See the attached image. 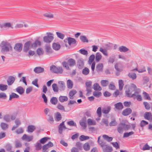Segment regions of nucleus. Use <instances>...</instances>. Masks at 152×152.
<instances>
[{
	"mask_svg": "<svg viewBox=\"0 0 152 152\" xmlns=\"http://www.w3.org/2000/svg\"><path fill=\"white\" fill-rule=\"evenodd\" d=\"M102 57L101 54L99 53H97L96 54L95 57L96 62H99L102 59Z\"/></svg>",
	"mask_w": 152,
	"mask_h": 152,
	"instance_id": "24",
	"label": "nucleus"
},
{
	"mask_svg": "<svg viewBox=\"0 0 152 152\" xmlns=\"http://www.w3.org/2000/svg\"><path fill=\"white\" fill-rule=\"evenodd\" d=\"M134 134V132H129L125 133L123 135V137H127Z\"/></svg>",
	"mask_w": 152,
	"mask_h": 152,
	"instance_id": "54",
	"label": "nucleus"
},
{
	"mask_svg": "<svg viewBox=\"0 0 152 152\" xmlns=\"http://www.w3.org/2000/svg\"><path fill=\"white\" fill-rule=\"evenodd\" d=\"M8 88V86L6 85L0 84V90L2 91H5Z\"/></svg>",
	"mask_w": 152,
	"mask_h": 152,
	"instance_id": "36",
	"label": "nucleus"
},
{
	"mask_svg": "<svg viewBox=\"0 0 152 152\" xmlns=\"http://www.w3.org/2000/svg\"><path fill=\"white\" fill-rule=\"evenodd\" d=\"M111 110V107H108L106 108H104L102 110V112L104 114H107Z\"/></svg>",
	"mask_w": 152,
	"mask_h": 152,
	"instance_id": "41",
	"label": "nucleus"
},
{
	"mask_svg": "<svg viewBox=\"0 0 152 152\" xmlns=\"http://www.w3.org/2000/svg\"><path fill=\"white\" fill-rule=\"evenodd\" d=\"M19 97V96L18 95L15 93H12L10 95L9 100H11L12 99L14 98H18Z\"/></svg>",
	"mask_w": 152,
	"mask_h": 152,
	"instance_id": "43",
	"label": "nucleus"
},
{
	"mask_svg": "<svg viewBox=\"0 0 152 152\" xmlns=\"http://www.w3.org/2000/svg\"><path fill=\"white\" fill-rule=\"evenodd\" d=\"M149 80V78L148 76H144L143 77L142 81L144 84L147 83Z\"/></svg>",
	"mask_w": 152,
	"mask_h": 152,
	"instance_id": "55",
	"label": "nucleus"
},
{
	"mask_svg": "<svg viewBox=\"0 0 152 152\" xmlns=\"http://www.w3.org/2000/svg\"><path fill=\"white\" fill-rule=\"evenodd\" d=\"M3 45L2 46L1 52L4 53L5 52H8L10 50H12V48L10 44L5 42H3L2 43Z\"/></svg>",
	"mask_w": 152,
	"mask_h": 152,
	"instance_id": "3",
	"label": "nucleus"
},
{
	"mask_svg": "<svg viewBox=\"0 0 152 152\" xmlns=\"http://www.w3.org/2000/svg\"><path fill=\"white\" fill-rule=\"evenodd\" d=\"M99 51L101 52L104 55L106 56H108V54L107 52V50L106 49L100 48L99 49Z\"/></svg>",
	"mask_w": 152,
	"mask_h": 152,
	"instance_id": "34",
	"label": "nucleus"
},
{
	"mask_svg": "<svg viewBox=\"0 0 152 152\" xmlns=\"http://www.w3.org/2000/svg\"><path fill=\"white\" fill-rule=\"evenodd\" d=\"M102 149L104 152H111L113 150L112 147L107 144L102 148Z\"/></svg>",
	"mask_w": 152,
	"mask_h": 152,
	"instance_id": "11",
	"label": "nucleus"
},
{
	"mask_svg": "<svg viewBox=\"0 0 152 152\" xmlns=\"http://www.w3.org/2000/svg\"><path fill=\"white\" fill-rule=\"evenodd\" d=\"M56 34L58 37L61 39H63L65 37V35L61 32H57Z\"/></svg>",
	"mask_w": 152,
	"mask_h": 152,
	"instance_id": "50",
	"label": "nucleus"
},
{
	"mask_svg": "<svg viewBox=\"0 0 152 152\" xmlns=\"http://www.w3.org/2000/svg\"><path fill=\"white\" fill-rule=\"evenodd\" d=\"M57 67H56L55 65H52L50 67V70L53 73H57Z\"/></svg>",
	"mask_w": 152,
	"mask_h": 152,
	"instance_id": "44",
	"label": "nucleus"
},
{
	"mask_svg": "<svg viewBox=\"0 0 152 152\" xmlns=\"http://www.w3.org/2000/svg\"><path fill=\"white\" fill-rule=\"evenodd\" d=\"M89 138L90 137H89L85 136L84 135H82L80 136L79 137V139L81 141H83L85 140H88Z\"/></svg>",
	"mask_w": 152,
	"mask_h": 152,
	"instance_id": "47",
	"label": "nucleus"
},
{
	"mask_svg": "<svg viewBox=\"0 0 152 152\" xmlns=\"http://www.w3.org/2000/svg\"><path fill=\"white\" fill-rule=\"evenodd\" d=\"M45 49L46 51L48 53H51L52 49L51 48L50 45L49 44L45 46Z\"/></svg>",
	"mask_w": 152,
	"mask_h": 152,
	"instance_id": "59",
	"label": "nucleus"
},
{
	"mask_svg": "<svg viewBox=\"0 0 152 152\" xmlns=\"http://www.w3.org/2000/svg\"><path fill=\"white\" fill-rule=\"evenodd\" d=\"M58 99L56 97H52L50 100V102L53 105H56L58 102Z\"/></svg>",
	"mask_w": 152,
	"mask_h": 152,
	"instance_id": "35",
	"label": "nucleus"
},
{
	"mask_svg": "<svg viewBox=\"0 0 152 152\" xmlns=\"http://www.w3.org/2000/svg\"><path fill=\"white\" fill-rule=\"evenodd\" d=\"M134 64L136 66V67L135 69H132V71H137L139 73H142L146 71V70L145 67H143L142 69H138L137 64V63H135Z\"/></svg>",
	"mask_w": 152,
	"mask_h": 152,
	"instance_id": "13",
	"label": "nucleus"
},
{
	"mask_svg": "<svg viewBox=\"0 0 152 152\" xmlns=\"http://www.w3.org/2000/svg\"><path fill=\"white\" fill-rule=\"evenodd\" d=\"M103 64L102 63H99L98 64L96 67V70L98 72H102Z\"/></svg>",
	"mask_w": 152,
	"mask_h": 152,
	"instance_id": "14",
	"label": "nucleus"
},
{
	"mask_svg": "<svg viewBox=\"0 0 152 152\" xmlns=\"http://www.w3.org/2000/svg\"><path fill=\"white\" fill-rule=\"evenodd\" d=\"M129 50V48L124 46H121L119 48V50L120 52H127Z\"/></svg>",
	"mask_w": 152,
	"mask_h": 152,
	"instance_id": "23",
	"label": "nucleus"
},
{
	"mask_svg": "<svg viewBox=\"0 0 152 152\" xmlns=\"http://www.w3.org/2000/svg\"><path fill=\"white\" fill-rule=\"evenodd\" d=\"M114 106L117 109L119 110H121L123 108V104L122 103L120 102L115 104Z\"/></svg>",
	"mask_w": 152,
	"mask_h": 152,
	"instance_id": "21",
	"label": "nucleus"
},
{
	"mask_svg": "<svg viewBox=\"0 0 152 152\" xmlns=\"http://www.w3.org/2000/svg\"><path fill=\"white\" fill-rule=\"evenodd\" d=\"M151 113L150 112H146L144 115L145 118L147 120H149L151 116Z\"/></svg>",
	"mask_w": 152,
	"mask_h": 152,
	"instance_id": "42",
	"label": "nucleus"
},
{
	"mask_svg": "<svg viewBox=\"0 0 152 152\" xmlns=\"http://www.w3.org/2000/svg\"><path fill=\"white\" fill-rule=\"evenodd\" d=\"M5 148L7 151H10L12 148V146L11 144L7 143L5 146Z\"/></svg>",
	"mask_w": 152,
	"mask_h": 152,
	"instance_id": "63",
	"label": "nucleus"
},
{
	"mask_svg": "<svg viewBox=\"0 0 152 152\" xmlns=\"http://www.w3.org/2000/svg\"><path fill=\"white\" fill-rule=\"evenodd\" d=\"M89 69L88 68L85 67L83 69L82 73L85 75H87L89 73Z\"/></svg>",
	"mask_w": 152,
	"mask_h": 152,
	"instance_id": "46",
	"label": "nucleus"
},
{
	"mask_svg": "<svg viewBox=\"0 0 152 152\" xmlns=\"http://www.w3.org/2000/svg\"><path fill=\"white\" fill-rule=\"evenodd\" d=\"M16 90V91L20 95L23 94L24 92L23 88L22 87L20 86L17 87Z\"/></svg>",
	"mask_w": 152,
	"mask_h": 152,
	"instance_id": "27",
	"label": "nucleus"
},
{
	"mask_svg": "<svg viewBox=\"0 0 152 152\" xmlns=\"http://www.w3.org/2000/svg\"><path fill=\"white\" fill-rule=\"evenodd\" d=\"M47 36H45L43 38L44 41L46 42L50 43L53 39V34L50 32L47 33Z\"/></svg>",
	"mask_w": 152,
	"mask_h": 152,
	"instance_id": "5",
	"label": "nucleus"
},
{
	"mask_svg": "<svg viewBox=\"0 0 152 152\" xmlns=\"http://www.w3.org/2000/svg\"><path fill=\"white\" fill-rule=\"evenodd\" d=\"M56 121H60L61 119V115L59 112H57L56 114Z\"/></svg>",
	"mask_w": 152,
	"mask_h": 152,
	"instance_id": "48",
	"label": "nucleus"
},
{
	"mask_svg": "<svg viewBox=\"0 0 152 152\" xmlns=\"http://www.w3.org/2000/svg\"><path fill=\"white\" fill-rule=\"evenodd\" d=\"M22 45L21 44L17 43L15 45L14 49L15 50L17 51L20 52L22 50Z\"/></svg>",
	"mask_w": 152,
	"mask_h": 152,
	"instance_id": "17",
	"label": "nucleus"
},
{
	"mask_svg": "<svg viewBox=\"0 0 152 152\" xmlns=\"http://www.w3.org/2000/svg\"><path fill=\"white\" fill-rule=\"evenodd\" d=\"M93 95L96 97H99L102 95V93L99 91H94L93 93Z\"/></svg>",
	"mask_w": 152,
	"mask_h": 152,
	"instance_id": "64",
	"label": "nucleus"
},
{
	"mask_svg": "<svg viewBox=\"0 0 152 152\" xmlns=\"http://www.w3.org/2000/svg\"><path fill=\"white\" fill-rule=\"evenodd\" d=\"M102 137L104 139L109 142L112 141L113 139L112 137H109L107 135H103Z\"/></svg>",
	"mask_w": 152,
	"mask_h": 152,
	"instance_id": "39",
	"label": "nucleus"
},
{
	"mask_svg": "<svg viewBox=\"0 0 152 152\" xmlns=\"http://www.w3.org/2000/svg\"><path fill=\"white\" fill-rule=\"evenodd\" d=\"M144 97L146 99L151 100V98L149 94L145 92H143L142 94Z\"/></svg>",
	"mask_w": 152,
	"mask_h": 152,
	"instance_id": "60",
	"label": "nucleus"
},
{
	"mask_svg": "<svg viewBox=\"0 0 152 152\" xmlns=\"http://www.w3.org/2000/svg\"><path fill=\"white\" fill-rule=\"evenodd\" d=\"M41 42L38 40H36L33 43H31V48L34 49H35L38 46L40 45Z\"/></svg>",
	"mask_w": 152,
	"mask_h": 152,
	"instance_id": "7",
	"label": "nucleus"
},
{
	"mask_svg": "<svg viewBox=\"0 0 152 152\" xmlns=\"http://www.w3.org/2000/svg\"><path fill=\"white\" fill-rule=\"evenodd\" d=\"M118 83L119 90L121 91L122 90L124 86V81L122 80H119Z\"/></svg>",
	"mask_w": 152,
	"mask_h": 152,
	"instance_id": "40",
	"label": "nucleus"
},
{
	"mask_svg": "<svg viewBox=\"0 0 152 152\" xmlns=\"http://www.w3.org/2000/svg\"><path fill=\"white\" fill-rule=\"evenodd\" d=\"M129 128V126L124 123H121L117 128V131L120 134H122L124 131H126Z\"/></svg>",
	"mask_w": 152,
	"mask_h": 152,
	"instance_id": "2",
	"label": "nucleus"
},
{
	"mask_svg": "<svg viewBox=\"0 0 152 152\" xmlns=\"http://www.w3.org/2000/svg\"><path fill=\"white\" fill-rule=\"evenodd\" d=\"M44 17L49 18H54V15L50 12H47L43 14Z\"/></svg>",
	"mask_w": 152,
	"mask_h": 152,
	"instance_id": "30",
	"label": "nucleus"
},
{
	"mask_svg": "<svg viewBox=\"0 0 152 152\" xmlns=\"http://www.w3.org/2000/svg\"><path fill=\"white\" fill-rule=\"evenodd\" d=\"M62 65L63 67H65L66 69H69V65L68 62L66 61H64L62 62Z\"/></svg>",
	"mask_w": 152,
	"mask_h": 152,
	"instance_id": "53",
	"label": "nucleus"
},
{
	"mask_svg": "<svg viewBox=\"0 0 152 152\" xmlns=\"http://www.w3.org/2000/svg\"><path fill=\"white\" fill-rule=\"evenodd\" d=\"M36 149L37 150H39L42 148V145L39 142H37L35 145Z\"/></svg>",
	"mask_w": 152,
	"mask_h": 152,
	"instance_id": "62",
	"label": "nucleus"
},
{
	"mask_svg": "<svg viewBox=\"0 0 152 152\" xmlns=\"http://www.w3.org/2000/svg\"><path fill=\"white\" fill-rule=\"evenodd\" d=\"M87 124L89 125H95L96 124V122L95 120L91 118H88L87 120Z\"/></svg>",
	"mask_w": 152,
	"mask_h": 152,
	"instance_id": "29",
	"label": "nucleus"
},
{
	"mask_svg": "<svg viewBox=\"0 0 152 152\" xmlns=\"http://www.w3.org/2000/svg\"><path fill=\"white\" fill-rule=\"evenodd\" d=\"M134 92L132 94L131 97H133L134 99H136L138 101H141L142 100V97L140 94V90L138 89L137 91H134Z\"/></svg>",
	"mask_w": 152,
	"mask_h": 152,
	"instance_id": "4",
	"label": "nucleus"
},
{
	"mask_svg": "<svg viewBox=\"0 0 152 152\" xmlns=\"http://www.w3.org/2000/svg\"><path fill=\"white\" fill-rule=\"evenodd\" d=\"M115 68L116 70V75L117 76L119 75L120 74V73L123 70V67L121 66L120 64L117 63L115 65Z\"/></svg>",
	"mask_w": 152,
	"mask_h": 152,
	"instance_id": "6",
	"label": "nucleus"
},
{
	"mask_svg": "<svg viewBox=\"0 0 152 152\" xmlns=\"http://www.w3.org/2000/svg\"><path fill=\"white\" fill-rule=\"evenodd\" d=\"M128 76L132 80H134L137 78V75L134 72H130L128 74Z\"/></svg>",
	"mask_w": 152,
	"mask_h": 152,
	"instance_id": "33",
	"label": "nucleus"
},
{
	"mask_svg": "<svg viewBox=\"0 0 152 152\" xmlns=\"http://www.w3.org/2000/svg\"><path fill=\"white\" fill-rule=\"evenodd\" d=\"M3 119L5 121L7 122L11 121L10 116L9 115H5L4 116Z\"/></svg>",
	"mask_w": 152,
	"mask_h": 152,
	"instance_id": "45",
	"label": "nucleus"
},
{
	"mask_svg": "<svg viewBox=\"0 0 152 152\" xmlns=\"http://www.w3.org/2000/svg\"><path fill=\"white\" fill-rule=\"evenodd\" d=\"M66 84L68 88L71 89L73 87V83L71 80L69 79L67 81Z\"/></svg>",
	"mask_w": 152,
	"mask_h": 152,
	"instance_id": "25",
	"label": "nucleus"
},
{
	"mask_svg": "<svg viewBox=\"0 0 152 152\" xmlns=\"http://www.w3.org/2000/svg\"><path fill=\"white\" fill-rule=\"evenodd\" d=\"M31 42L29 41L26 42L24 44L23 50L25 52H27L29 49L31 48Z\"/></svg>",
	"mask_w": 152,
	"mask_h": 152,
	"instance_id": "8",
	"label": "nucleus"
},
{
	"mask_svg": "<svg viewBox=\"0 0 152 152\" xmlns=\"http://www.w3.org/2000/svg\"><path fill=\"white\" fill-rule=\"evenodd\" d=\"M137 87L134 84H131L130 85H126L125 86L124 89L126 95L129 97H131L133 92L136 90Z\"/></svg>",
	"mask_w": 152,
	"mask_h": 152,
	"instance_id": "1",
	"label": "nucleus"
},
{
	"mask_svg": "<svg viewBox=\"0 0 152 152\" xmlns=\"http://www.w3.org/2000/svg\"><path fill=\"white\" fill-rule=\"evenodd\" d=\"M77 65L79 69L82 68L84 65L83 59L82 58L79 59L77 61Z\"/></svg>",
	"mask_w": 152,
	"mask_h": 152,
	"instance_id": "9",
	"label": "nucleus"
},
{
	"mask_svg": "<svg viewBox=\"0 0 152 152\" xmlns=\"http://www.w3.org/2000/svg\"><path fill=\"white\" fill-rule=\"evenodd\" d=\"M49 139V138L48 137H44L40 140V142L41 143L44 144Z\"/></svg>",
	"mask_w": 152,
	"mask_h": 152,
	"instance_id": "58",
	"label": "nucleus"
},
{
	"mask_svg": "<svg viewBox=\"0 0 152 152\" xmlns=\"http://www.w3.org/2000/svg\"><path fill=\"white\" fill-rule=\"evenodd\" d=\"M68 62L70 66H74L75 64V60L72 58H70L69 59L68 61Z\"/></svg>",
	"mask_w": 152,
	"mask_h": 152,
	"instance_id": "32",
	"label": "nucleus"
},
{
	"mask_svg": "<svg viewBox=\"0 0 152 152\" xmlns=\"http://www.w3.org/2000/svg\"><path fill=\"white\" fill-rule=\"evenodd\" d=\"M58 87L61 91L64 90L65 88L64 83L63 81H60L58 82Z\"/></svg>",
	"mask_w": 152,
	"mask_h": 152,
	"instance_id": "22",
	"label": "nucleus"
},
{
	"mask_svg": "<svg viewBox=\"0 0 152 152\" xmlns=\"http://www.w3.org/2000/svg\"><path fill=\"white\" fill-rule=\"evenodd\" d=\"M64 121H63L61 123L59 126V132L61 134L62 133L63 130L66 129V128L64 125Z\"/></svg>",
	"mask_w": 152,
	"mask_h": 152,
	"instance_id": "19",
	"label": "nucleus"
},
{
	"mask_svg": "<svg viewBox=\"0 0 152 152\" xmlns=\"http://www.w3.org/2000/svg\"><path fill=\"white\" fill-rule=\"evenodd\" d=\"M0 27L1 28H13L12 24L10 23H3L1 25H0Z\"/></svg>",
	"mask_w": 152,
	"mask_h": 152,
	"instance_id": "12",
	"label": "nucleus"
},
{
	"mask_svg": "<svg viewBox=\"0 0 152 152\" xmlns=\"http://www.w3.org/2000/svg\"><path fill=\"white\" fill-rule=\"evenodd\" d=\"M95 58V56L94 54L91 55L89 58L88 63L89 64H91L94 60Z\"/></svg>",
	"mask_w": 152,
	"mask_h": 152,
	"instance_id": "37",
	"label": "nucleus"
},
{
	"mask_svg": "<svg viewBox=\"0 0 152 152\" xmlns=\"http://www.w3.org/2000/svg\"><path fill=\"white\" fill-rule=\"evenodd\" d=\"M77 93L75 90H72L69 92V96L70 99H73V96H74Z\"/></svg>",
	"mask_w": 152,
	"mask_h": 152,
	"instance_id": "31",
	"label": "nucleus"
},
{
	"mask_svg": "<svg viewBox=\"0 0 152 152\" xmlns=\"http://www.w3.org/2000/svg\"><path fill=\"white\" fill-rule=\"evenodd\" d=\"M28 128V132H32L35 129V126L32 125L29 126Z\"/></svg>",
	"mask_w": 152,
	"mask_h": 152,
	"instance_id": "52",
	"label": "nucleus"
},
{
	"mask_svg": "<svg viewBox=\"0 0 152 152\" xmlns=\"http://www.w3.org/2000/svg\"><path fill=\"white\" fill-rule=\"evenodd\" d=\"M33 138L32 136H28L26 134H24L21 138L23 140H25L27 142H30L31 141Z\"/></svg>",
	"mask_w": 152,
	"mask_h": 152,
	"instance_id": "10",
	"label": "nucleus"
},
{
	"mask_svg": "<svg viewBox=\"0 0 152 152\" xmlns=\"http://www.w3.org/2000/svg\"><path fill=\"white\" fill-rule=\"evenodd\" d=\"M117 124V123L115 119H113L109 124L110 126H116Z\"/></svg>",
	"mask_w": 152,
	"mask_h": 152,
	"instance_id": "61",
	"label": "nucleus"
},
{
	"mask_svg": "<svg viewBox=\"0 0 152 152\" xmlns=\"http://www.w3.org/2000/svg\"><path fill=\"white\" fill-rule=\"evenodd\" d=\"M15 78L13 76H10L7 80V82L8 85H11L14 82L15 80Z\"/></svg>",
	"mask_w": 152,
	"mask_h": 152,
	"instance_id": "20",
	"label": "nucleus"
},
{
	"mask_svg": "<svg viewBox=\"0 0 152 152\" xmlns=\"http://www.w3.org/2000/svg\"><path fill=\"white\" fill-rule=\"evenodd\" d=\"M132 112V110L130 108H127L123 110L122 114L124 116H127L130 114Z\"/></svg>",
	"mask_w": 152,
	"mask_h": 152,
	"instance_id": "16",
	"label": "nucleus"
},
{
	"mask_svg": "<svg viewBox=\"0 0 152 152\" xmlns=\"http://www.w3.org/2000/svg\"><path fill=\"white\" fill-rule=\"evenodd\" d=\"M66 41H68V43L69 45L72 44H74L76 43V41L74 38L69 37L65 39Z\"/></svg>",
	"mask_w": 152,
	"mask_h": 152,
	"instance_id": "15",
	"label": "nucleus"
},
{
	"mask_svg": "<svg viewBox=\"0 0 152 152\" xmlns=\"http://www.w3.org/2000/svg\"><path fill=\"white\" fill-rule=\"evenodd\" d=\"M81 40L83 42H88V40L86 37L85 36H81L80 37Z\"/></svg>",
	"mask_w": 152,
	"mask_h": 152,
	"instance_id": "49",
	"label": "nucleus"
},
{
	"mask_svg": "<svg viewBox=\"0 0 152 152\" xmlns=\"http://www.w3.org/2000/svg\"><path fill=\"white\" fill-rule=\"evenodd\" d=\"M44 69L40 66L36 67L34 69V72L36 73H39L43 72Z\"/></svg>",
	"mask_w": 152,
	"mask_h": 152,
	"instance_id": "18",
	"label": "nucleus"
},
{
	"mask_svg": "<svg viewBox=\"0 0 152 152\" xmlns=\"http://www.w3.org/2000/svg\"><path fill=\"white\" fill-rule=\"evenodd\" d=\"M93 88L95 91H100L102 90L101 87L98 83H95L93 85Z\"/></svg>",
	"mask_w": 152,
	"mask_h": 152,
	"instance_id": "28",
	"label": "nucleus"
},
{
	"mask_svg": "<svg viewBox=\"0 0 152 152\" xmlns=\"http://www.w3.org/2000/svg\"><path fill=\"white\" fill-rule=\"evenodd\" d=\"M68 97L66 96H60L59 98V101L63 102L68 100Z\"/></svg>",
	"mask_w": 152,
	"mask_h": 152,
	"instance_id": "38",
	"label": "nucleus"
},
{
	"mask_svg": "<svg viewBox=\"0 0 152 152\" xmlns=\"http://www.w3.org/2000/svg\"><path fill=\"white\" fill-rule=\"evenodd\" d=\"M52 48L54 50H58L60 48L61 46L58 43H54L53 44Z\"/></svg>",
	"mask_w": 152,
	"mask_h": 152,
	"instance_id": "26",
	"label": "nucleus"
},
{
	"mask_svg": "<svg viewBox=\"0 0 152 152\" xmlns=\"http://www.w3.org/2000/svg\"><path fill=\"white\" fill-rule=\"evenodd\" d=\"M37 52L38 55H42L43 54L44 51L41 48H39L37 49Z\"/></svg>",
	"mask_w": 152,
	"mask_h": 152,
	"instance_id": "51",
	"label": "nucleus"
},
{
	"mask_svg": "<svg viewBox=\"0 0 152 152\" xmlns=\"http://www.w3.org/2000/svg\"><path fill=\"white\" fill-rule=\"evenodd\" d=\"M22 144L18 140H16L15 141V146L16 148L21 147Z\"/></svg>",
	"mask_w": 152,
	"mask_h": 152,
	"instance_id": "57",
	"label": "nucleus"
},
{
	"mask_svg": "<svg viewBox=\"0 0 152 152\" xmlns=\"http://www.w3.org/2000/svg\"><path fill=\"white\" fill-rule=\"evenodd\" d=\"M83 148L86 151H88L90 148V146L88 143H86L83 145Z\"/></svg>",
	"mask_w": 152,
	"mask_h": 152,
	"instance_id": "56",
	"label": "nucleus"
}]
</instances>
